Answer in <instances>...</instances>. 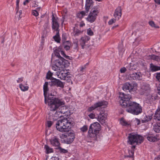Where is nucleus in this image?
Listing matches in <instances>:
<instances>
[{"label": "nucleus", "instance_id": "nucleus-59", "mask_svg": "<svg viewBox=\"0 0 160 160\" xmlns=\"http://www.w3.org/2000/svg\"><path fill=\"white\" fill-rule=\"evenodd\" d=\"M23 78H20L18 79L17 80V82L18 83H19L22 82L23 81Z\"/></svg>", "mask_w": 160, "mask_h": 160}, {"label": "nucleus", "instance_id": "nucleus-55", "mask_svg": "<svg viewBox=\"0 0 160 160\" xmlns=\"http://www.w3.org/2000/svg\"><path fill=\"white\" fill-rule=\"evenodd\" d=\"M157 92L158 94L160 95V84H159L157 87Z\"/></svg>", "mask_w": 160, "mask_h": 160}, {"label": "nucleus", "instance_id": "nucleus-10", "mask_svg": "<svg viewBox=\"0 0 160 160\" xmlns=\"http://www.w3.org/2000/svg\"><path fill=\"white\" fill-rule=\"evenodd\" d=\"M56 112L54 113V114L52 113V111H50L49 113L48 119L51 120L55 121L57 120L59 118L61 117L62 115L61 113L64 114L66 112V111H63L62 110H58L57 111V110H56Z\"/></svg>", "mask_w": 160, "mask_h": 160}, {"label": "nucleus", "instance_id": "nucleus-4", "mask_svg": "<svg viewBox=\"0 0 160 160\" xmlns=\"http://www.w3.org/2000/svg\"><path fill=\"white\" fill-rule=\"evenodd\" d=\"M70 64L68 61L63 58H58L53 61L52 66V69L55 71H58L60 70V68L67 67Z\"/></svg>", "mask_w": 160, "mask_h": 160}, {"label": "nucleus", "instance_id": "nucleus-64", "mask_svg": "<svg viewBox=\"0 0 160 160\" xmlns=\"http://www.w3.org/2000/svg\"><path fill=\"white\" fill-rule=\"evenodd\" d=\"M154 160H160V155H158V157L155 158Z\"/></svg>", "mask_w": 160, "mask_h": 160}, {"label": "nucleus", "instance_id": "nucleus-26", "mask_svg": "<svg viewBox=\"0 0 160 160\" xmlns=\"http://www.w3.org/2000/svg\"><path fill=\"white\" fill-rule=\"evenodd\" d=\"M152 118V115H145L144 116V118L142 120V123H144L150 121Z\"/></svg>", "mask_w": 160, "mask_h": 160}, {"label": "nucleus", "instance_id": "nucleus-14", "mask_svg": "<svg viewBox=\"0 0 160 160\" xmlns=\"http://www.w3.org/2000/svg\"><path fill=\"white\" fill-rule=\"evenodd\" d=\"M49 142L51 145L53 147L57 148L59 146L60 144L59 138L57 136H54L52 137L49 139Z\"/></svg>", "mask_w": 160, "mask_h": 160}, {"label": "nucleus", "instance_id": "nucleus-40", "mask_svg": "<svg viewBox=\"0 0 160 160\" xmlns=\"http://www.w3.org/2000/svg\"><path fill=\"white\" fill-rule=\"evenodd\" d=\"M120 123L123 126H127L128 125V123L124 120L123 118H122L120 121Z\"/></svg>", "mask_w": 160, "mask_h": 160}, {"label": "nucleus", "instance_id": "nucleus-9", "mask_svg": "<svg viewBox=\"0 0 160 160\" xmlns=\"http://www.w3.org/2000/svg\"><path fill=\"white\" fill-rule=\"evenodd\" d=\"M52 28L57 32L55 36L60 37L59 29V25L58 22V17H55L53 14H52Z\"/></svg>", "mask_w": 160, "mask_h": 160}, {"label": "nucleus", "instance_id": "nucleus-48", "mask_svg": "<svg viewBox=\"0 0 160 160\" xmlns=\"http://www.w3.org/2000/svg\"><path fill=\"white\" fill-rule=\"evenodd\" d=\"M53 121H48L46 123V126L48 128L50 127L53 123Z\"/></svg>", "mask_w": 160, "mask_h": 160}, {"label": "nucleus", "instance_id": "nucleus-44", "mask_svg": "<svg viewBox=\"0 0 160 160\" xmlns=\"http://www.w3.org/2000/svg\"><path fill=\"white\" fill-rule=\"evenodd\" d=\"M53 38L54 40L58 43H60L61 39L60 37L57 36H54L53 37Z\"/></svg>", "mask_w": 160, "mask_h": 160}, {"label": "nucleus", "instance_id": "nucleus-30", "mask_svg": "<svg viewBox=\"0 0 160 160\" xmlns=\"http://www.w3.org/2000/svg\"><path fill=\"white\" fill-rule=\"evenodd\" d=\"M155 119L158 121H160V108L158 109L155 114Z\"/></svg>", "mask_w": 160, "mask_h": 160}, {"label": "nucleus", "instance_id": "nucleus-51", "mask_svg": "<svg viewBox=\"0 0 160 160\" xmlns=\"http://www.w3.org/2000/svg\"><path fill=\"white\" fill-rule=\"evenodd\" d=\"M89 117L91 119H93L94 118H97L95 117V115L94 114L92 113H91L88 115Z\"/></svg>", "mask_w": 160, "mask_h": 160}, {"label": "nucleus", "instance_id": "nucleus-57", "mask_svg": "<svg viewBox=\"0 0 160 160\" xmlns=\"http://www.w3.org/2000/svg\"><path fill=\"white\" fill-rule=\"evenodd\" d=\"M74 44H75V48L76 49H78V42H74Z\"/></svg>", "mask_w": 160, "mask_h": 160}, {"label": "nucleus", "instance_id": "nucleus-25", "mask_svg": "<svg viewBox=\"0 0 160 160\" xmlns=\"http://www.w3.org/2000/svg\"><path fill=\"white\" fill-rule=\"evenodd\" d=\"M147 57L149 59H150L158 62L160 61V57L154 54L149 55Z\"/></svg>", "mask_w": 160, "mask_h": 160}, {"label": "nucleus", "instance_id": "nucleus-50", "mask_svg": "<svg viewBox=\"0 0 160 160\" xmlns=\"http://www.w3.org/2000/svg\"><path fill=\"white\" fill-rule=\"evenodd\" d=\"M32 14L35 16H37L38 15V12L36 10H34L32 12Z\"/></svg>", "mask_w": 160, "mask_h": 160}, {"label": "nucleus", "instance_id": "nucleus-22", "mask_svg": "<svg viewBox=\"0 0 160 160\" xmlns=\"http://www.w3.org/2000/svg\"><path fill=\"white\" fill-rule=\"evenodd\" d=\"M92 132L93 134V135L92 136L91 135H90V133L89 132V130H88V137L92 138V139L93 140L95 141L98 140V139H99L100 138L99 133H96V132H94V131H93Z\"/></svg>", "mask_w": 160, "mask_h": 160}, {"label": "nucleus", "instance_id": "nucleus-16", "mask_svg": "<svg viewBox=\"0 0 160 160\" xmlns=\"http://www.w3.org/2000/svg\"><path fill=\"white\" fill-rule=\"evenodd\" d=\"M130 79L139 80L142 79L141 73L140 72H137L130 74L128 76Z\"/></svg>", "mask_w": 160, "mask_h": 160}, {"label": "nucleus", "instance_id": "nucleus-54", "mask_svg": "<svg viewBox=\"0 0 160 160\" xmlns=\"http://www.w3.org/2000/svg\"><path fill=\"white\" fill-rule=\"evenodd\" d=\"M16 14H17L19 10V4H16Z\"/></svg>", "mask_w": 160, "mask_h": 160}, {"label": "nucleus", "instance_id": "nucleus-33", "mask_svg": "<svg viewBox=\"0 0 160 160\" xmlns=\"http://www.w3.org/2000/svg\"><path fill=\"white\" fill-rule=\"evenodd\" d=\"M44 148L46 151V153L48 154L50 153H52L53 152V149L50 148L48 145H45L44 146Z\"/></svg>", "mask_w": 160, "mask_h": 160}, {"label": "nucleus", "instance_id": "nucleus-24", "mask_svg": "<svg viewBox=\"0 0 160 160\" xmlns=\"http://www.w3.org/2000/svg\"><path fill=\"white\" fill-rule=\"evenodd\" d=\"M62 45L66 51H68L70 49L71 45V42L69 41H67L65 42H62Z\"/></svg>", "mask_w": 160, "mask_h": 160}, {"label": "nucleus", "instance_id": "nucleus-63", "mask_svg": "<svg viewBox=\"0 0 160 160\" xmlns=\"http://www.w3.org/2000/svg\"><path fill=\"white\" fill-rule=\"evenodd\" d=\"M155 2L158 4H160V0H154Z\"/></svg>", "mask_w": 160, "mask_h": 160}, {"label": "nucleus", "instance_id": "nucleus-62", "mask_svg": "<svg viewBox=\"0 0 160 160\" xmlns=\"http://www.w3.org/2000/svg\"><path fill=\"white\" fill-rule=\"evenodd\" d=\"M60 108L59 109V110H62L63 111H65L64 110V106H61L60 107Z\"/></svg>", "mask_w": 160, "mask_h": 160}, {"label": "nucleus", "instance_id": "nucleus-49", "mask_svg": "<svg viewBox=\"0 0 160 160\" xmlns=\"http://www.w3.org/2000/svg\"><path fill=\"white\" fill-rule=\"evenodd\" d=\"M87 34L90 36H92L93 35V32L90 28H89L88 29Z\"/></svg>", "mask_w": 160, "mask_h": 160}, {"label": "nucleus", "instance_id": "nucleus-60", "mask_svg": "<svg viewBox=\"0 0 160 160\" xmlns=\"http://www.w3.org/2000/svg\"><path fill=\"white\" fill-rule=\"evenodd\" d=\"M19 17L18 18L19 19H20L21 18V17H20V15H21L22 13V10H20L19 12Z\"/></svg>", "mask_w": 160, "mask_h": 160}, {"label": "nucleus", "instance_id": "nucleus-53", "mask_svg": "<svg viewBox=\"0 0 160 160\" xmlns=\"http://www.w3.org/2000/svg\"><path fill=\"white\" fill-rule=\"evenodd\" d=\"M116 20L115 19H112L108 22L109 25H112L113 23Z\"/></svg>", "mask_w": 160, "mask_h": 160}, {"label": "nucleus", "instance_id": "nucleus-18", "mask_svg": "<svg viewBox=\"0 0 160 160\" xmlns=\"http://www.w3.org/2000/svg\"><path fill=\"white\" fill-rule=\"evenodd\" d=\"M90 37L88 36H84L81 38L79 42L82 49L84 48L85 43L90 40Z\"/></svg>", "mask_w": 160, "mask_h": 160}, {"label": "nucleus", "instance_id": "nucleus-19", "mask_svg": "<svg viewBox=\"0 0 160 160\" xmlns=\"http://www.w3.org/2000/svg\"><path fill=\"white\" fill-rule=\"evenodd\" d=\"M68 72H67V71L61 70L60 72H57V75L58 78L64 80L65 77L67 76Z\"/></svg>", "mask_w": 160, "mask_h": 160}, {"label": "nucleus", "instance_id": "nucleus-2", "mask_svg": "<svg viewBox=\"0 0 160 160\" xmlns=\"http://www.w3.org/2000/svg\"><path fill=\"white\" fill-rule=\"evenodd\" d=\"M46 101L44 100L45 103L48 105L50 111H55L60 106L64 104V102L62 99L56 98L52 95H49L47 98H46Z\"/></svg>", "mask_w": 160, "mask_h": 160}, {"label": "nucleus", "instance_id": "nucleus-35", "mask_svg": "<svg viewBox=\"0 0 160 160\" xmlns=\"http://www.w3.org/2000/svg\"><path fill=\"white\" fill-rule=\"evenodd\" d=\"M153 129L154 131L156 132H160V126L157 123L154 125Z\"/></svg>", "mask_w": 160, "mask_h": 160}, {"label": "nucleus", "instance_id": "nucleus-43", "mask_svg": "<svg viewBox=\"0 0 160 160\" xmlns=\"http://www.w3.org/2000/svg\"><path fill=\"white\" fill-rule=\"evenodd\" d=\"M88 129V127L87 125H85L80 128L81 131L83 132H86Z\"/></svg>", "mask_w": 160, "mask_h": 160}, {"label": "nucleus", "instance_id": "nucleus-45", "mask_svg": "<svg viewBox=\"0 0 160 160\" xmlns=\"http://www.w3.org/2000/svg\"><path fill=\"white\" fill-rule=\"evenodd\" d=\"M88 63H87L84 65L82 66L80 68V71L82 72H84L85 71V69H86V66H88Z\"/></svg>", "mask_w": 160, "mask_h": 160}, {"label": "nucleus", "instance_id": "nucleus-37", "mask_svg": "<svg viewBox=\"0 0 160 160\" xmlns=\"http://www.w3.org/2000/svg\"><path fill=\"white\" fill-rule=\"evenodd\" d=\"M52 75L53 73L49 70L47 74L46 78L48 79H50L52 80V78H53L52 77Z\"/></svg>", "mask_w": 160, "mask_h": 160}, {"label": "nucleus", "instance_id": "nucleus-36", "mask_svg": "<svg viewBox=\"0 0 160 160\" xmlns=\"http://www.w3.org/2000/svg\"><path fill=\"white\" fill-rule=\"evenodd\" d=\"M56 149H59V151L61 153H66L68 152L67 150L62 148L60 146L57 148H56Z\"/></svg>", "mask_w": 160, "mask_h": 160}, {"label": "nucleus", "instance_id": "nucleus-1", "mask_svg": "<svg viewBox=\"0 0 160 160\" xmlns=\"http://www.w3.org/2000/svg\"><path fill=\"white\" fill-rule=\"evenodd\" d=\"M119 98L120 105L123 108H126V111L134 115H138L142 112L141 106L135 102H132L130 100L132 97L129 94H125L123 92H119Z\"/></svg>", "mask_w": 160, "mask_h": 160}, {"label": "nucleus", "instance_id": "nucleus-12", "mask_svg": "<svg viewBox=\"0 0 160 160\" xmlns=\"http://www.w3.org/2000/svg\"><path fill=\"white\" fill-rule=\"evenodd\" d=\"M108 104V102L104 100L98 102L94 104L93 105L89 107L88 109V111L89 112H91L96 108L104 106V107H106Z\"/></svg>", "mask_w": 160, "mask_h": 160}, {"label": "nucleus", "instance_id": "nucleus-58", "mask_svg": "<svg viewBox=\"0 0 160 160\" xmlns=\"http://www.w3.org/2000/svg\"><path fill=\"white\" fill-rule=\"evenodd\" d=\"M30 1L29 0H26L24 2H23V4L24 5H26L27 3H28Z\"/></svg>", "mask_w": 160, "mask_h": 160}, {"label": "nucleus", "instance_id": "nucleus-3", "mask_svg": "<svg viewBox=\"0 0 160 160\" xmlns=\"http://www.w3.org/2000/svg\"><path fill=\"white\" fill-rule=\"evenodd\" d=\"M71 122L69 121L68 118H64L57 121L56 128L57 130L61 132H64L68 131L71 128Z\"/></svg>", "mask_w": 160, "mask_h": 160}, {"label": "nucleus", "instance_id": "nucleus-23", "mask_svg": "<svg viewBox=\"0 0 160 160\" xmlns=\"http://www.w3.org/2000/svg\"><path fill=\"white\" fill-rule=\"evenodd\" d=\"M48 82H45L43 86L44 95V97L45 101H46V98L47 97L48 92L49 91V88H48Z\"/></svg>", "mask_w": 160, "mask_h": 160}, {"label": "nucleus", "instance_id": "nucleus-20", "mask_svg": "<svg viewBox=\"0 0 160 160\" xmlns=\"http://www.w3.org/2000/svg\"><path fill=\"white\" fill-rule=\"evenodd\" d=\"M106 116L105 115V114L103 113H99L98 116V120L101 124H102L105 122L106 119Z\"/></svg>", "mask_w": 160, "mask_h": 160}, {"label": "nucleus", "instance_id": "nucleus-47", "mask_svg": "<svg viewBox=\"0 0 160 160\" xmlns=\"http://www.w3.org/2000/svg\"><path fill=\"white\" fill-rule=\"evenodd\" d=\"M155 77L157 80L160 82V72H157L155 74Z\"/></svg>", "mask_w": 160, "mask_h": 160}, {"label": "nucleus", "instance_id": "nucleus-27", "mask_svg": "<svg viewBox=\"0 0 160 160\" xmlns=\"http://www.w3.org/2000/svg\"><path fill=\"white\" fill-rule=\"evenodd\" d=\"M83 31H81L80 30L76 28L75 27L73 28V32L72 34L74 36H78L82 33Z\"/></svg>", "mask_w": 160, "mask_h": 160}, {"label": "nucleus", "instance_id": "nucleus-13", "mask_svg": "<svg viewBox=\"0 0 160 160\" xmlns=\"http://www.w3.org/2000/svg\"><path fill=\"white\" fill-rule=\"evenodd\" d=\"M52 79L51 81L49 82V84L51 86H56L62 88H64V83L60 80L54 78H52Z\"/></svg>", "mask_w": 160, "mask_h": 160}, {"label": "nucleus", "instance_id": "nucleus-34", "mask_svg": "<svg viewBox=\"0 0 160 160\" xmlns=\"http://www.w3.org/2000/svg\"><path fill=\"white\" fill-rule=\"evenodd\" d=\"M67 75L65 77L64 80H66L67 82H69L71 81L72 75L70 74V72L68 73Z\"/></svg>", "mask_w": 160, "mask_h": 160}, {"label": "nucleus", "instance_id": "nucleus-31", "mask_svg": "<svg viewBox=\"0 0 160 160\" xmlns=\"http://www.w3.org/2000/svg\"><path fill=\"white\" fill-rule=\"evenodd\" d=\"M61 49L59 48H56L54 50V53L56 56L58 58L62 57L60 54V52H61Z\"/></svg>", "mask_w": 160, "mask_h": 160}, {"label": "nucleus", "instance_id": "nucleus-5", "mask_svg": "<svg viewBox=\"0 0 160 160\" xmlns=\"http://www.w3.org/2000/svg\"><path fill=\"white\" fill-rule=\"evenodd\" d=\"M128 138V143L130 145H132L134 143L140 144L143 141V138L142 136L133 133L129 134Z\"/></svg>", "mask_w": 160, "mask_h": 160}, {"label": "nucleus", "instance_id": "nucleus-6", "mask_svg": "<svg viewBox=\"0 0 160 160\" xmlns=\"http://www.w3.org/2000/svg\"><path fill=\"white\" fill-rule=\"evenodd\" d=\"M93 3L92 0H86L85 11H82L78 13L77 14V17L80 18H82L84 16L87 15L90 8L93 6Z\"/></svg>", "mask_w": 160, "mask_h": 160}, {"label": "nucleus", "instance_id": "nucleus-42", "mask_svg": "<svg viewBox=\"0 0 160 160\" xmlns=\"http://www.w3.org/2000/svg\"><path fill=\"white\" fill-rule=\"evenodd\" d=\"M60 53L63 57L67 59H70V57L67 55L63 51L61 50Z\"/></svg>", "mask_w": 160, "mask_h": 160}, {"label": "nucleus", "instance_id": "nucleus-29", "mask_svg": "<svg viewBox=\"0 0 160 160\" xmlns=\"http://www.w3.org/2000/svg\"><path fill=\"white\" fill-rule=\"evenodd\" d=\"M96 19V18L95 17L91 15V14H89L88 17L87 18V20L90 22L92 23Z\"/></svg>", "mask_w": 160, "mask_h": 160}, {"label": "nucleus", "instance_id": "nucleus-7", "mask_svg": "<svg viewBox=\"0 0 160 160\" xmlns=\"http://www.w3.org/2000/svg\"><path fill=\"white\" fill-rule=\"evenodd\" d=\"M137 87L138 84L136 83H130L127 82L123 85L122 88L125 91L128 90L131 93L134 94L137 90Z\"/></svg>", "mask_w": 160, "mask_h": 160}, {"label": "nucleus", "instance_id": "nucleus-8", "mask_svg": "<svg viewBox=\"0 0 160 160\" xmlns=\"http://www.w3.org/2000/svg\"><path fill=\"white\" fill-rule=\"evenodd\" d=\"M75 136L74 133L70 132L67 134H61L60 136V138L61 139H64L65 143L69 144L72 143L74 141Z\"/></svg>", "mask_w": 160, "mask_h": 160}, {"label": "nucleus", "instance_id": "nucleus-56", "mask_svg": "<svg viewBox=\"0 0 160 160\" xmlns=\"http://www.w3.org/2000/svg\"><path fill=\"white\" fill-rule=\"evenodd\" d=\"M59 158L56 157H52L51 158V160H58Z\"/></svg>", "mask_w": 160, "mask_h": 160}, {"label": "nucleus", "instance_id": "nucleus-61", "mask_svg": "<svg viewBox=\"0 0 160 160\" xmlns=\"http://www.w3.org/2000/svg\"><path fill=\"white\" fill-rule=\"evenodd\" d=\"M136 120L137 122V125L140 124V120L138 118H136Z\"/></svg>", "mask_w": 160, "mask_h": 160}, {"label": "nucleus", "instance_id": "nucleus-41", "mask_svg": "<svg viewBox=\"0 0 160 160\" xmlns=\"http://www.w3.org/2000/svg\"><path fill=\"white\" fill-rule=\"evenodd\" d=\"M123 47V45L122 44H120L119 45L118 49L119 52L121 53L124 51L125 50L124 49Z\"/></svg>", "mask_w": 160, "mask_h": 160}, {"label": "nucleus", "instance_id": "nucleus-11", "mask_svg": "<svg viewBox=\"0 0 160 160\" xmlns=\"http://www.w3.org/2000/svg\"><path fill=\"white\" fill-rule=\"evenodd\" d=\"M101 130V125L98 122H95L92 124L89 128V132L91 135L92 136V132H96V133H99L100 131Z\"/></svg>", "mask_w": 160, "mask_h": 160}, {"label": "nucleus", "instance_id": "nucleus-38", "mask_svg": "<svg viewBox=\"0 0 160 160\" xmlns=\"http://www.w3.org/2000/svg\"><path fill=\"white\" fill-rule=\"evenodd\" d=\"M19 87L21 90L22 91H24L28 90V87L27 86H25L22 84H20L19 85Z\"/></svg>", "mask_w": 160, "mask_h": 160}, {"label": "nucleus", "instance_id": "nucleus-39", "mask_svg": "<svg viewBox=\"0 0 160 160\" xmlns=\"http://www.w3.org/2000/svg\"><path fill=\"white\" fill-rule=\"evenodd\" d=\"M149 25L152 28H159V27L156 25L154 22L152 21H151L149 22Z\"/></svg>", "mask_w": 160, "mask_h": 160}, {"label": "nucleus", "instance_id": "nucleus-17", "mask_svg": "<svg viewBox=\"0 0 160 160\" xmlns=\"http://www.w3.org/2000/svg\"><path fill=\"white\" fill-rule=\"evenodd\" d=\"M122 15V9L121 7H118L115 10L113 15L114 17L115 18V20H118Z\"/></svg>", "mask_w": 160, "mask_h": 160}, {"label": "nucleus", "instance_id": "nucleus-46", "mask_svg": "<svg viewBox=\"0 0 160 160\" xmlns=\"http://www.w3.org/2000/svg\"><path fill=\"white\" fill-rule=\"evenodd\" d=\"M67 38V36L65 33H63L62 34V42H65L67 41H66Z\"/></svg>", "mask_w": 160, "mask_h": 160}, {"label": "nucleus", "instance_id": "nucleus-52", "mask_svg": "<svg viewBox=\"0 0 160 160\" xmlns=\"http://www.w3.org/2000/svg\"><path fill=\"white\" fill-rule=\"evenodd\" d=\"M127 70L126 69L125 67H123L122 68H121L120 70V71L121 73H124Z\"/></svg>", "mask_w": 160, "mask_h": 160}, {"label": "nucleus", "instance_id": "nucleus-21", "mask_svg": "<svg viewBox=\"0 0 160 160\" xmlns=\"http://www.w3.org/2000/svg\"><path fill=\"white\" fill-rule=\"evenodd\" d=\"M150 89L149 84L146 83L142 84L141 87V91L142 94H144L146 92H148Z\"/></svg>", "mask_w": 160, "mask_h": 160}, {"label": "nucleus", "instance_id": "nucleus-28", "mask_svg": "<svg viewBox=\"0 0 160 160\" xmlns=\"http://www.w3.org/2000/svg\"><path fill=\"white\" fill-rule=\"evenodd\" d=\"M99 12L97 9L95 8H92L89 14H91V15L95 17L96 18V17L98 13Z\"/></svg>", "mask_w": 160, "mask_h": 160}, {"label": "nucleus", "instance_id": "nucleus-15", "mask_svg": "<svg viewBox=\"0 0 160 160\" xmlns=\"http://www.w3.org/2000/svg\"><path fill=\"white\" fill-rule=\"evenodd\" d=\"M148 140L151 142H156L158 140V138L157 135L152 134L151 132H150L147 135L145 136Z\"/></svg>", "mask_w": 160, "mask_h": 160}, {"label": "nucleus", "instance_id": "nucleus-32", "mask_svg": "<svg viewBox=\"0 0 160 160\" xmlns=\"http://www.w3.org/2000/svg\"><path fill=\"white\" fill-rule=\"evenodd\" d=\"M150 68L151 70L153 72L160 70V67L154 65L152 64H151Z\"/></svg>", "mask_w": 160, "mask_h": 160}]
</instances>
